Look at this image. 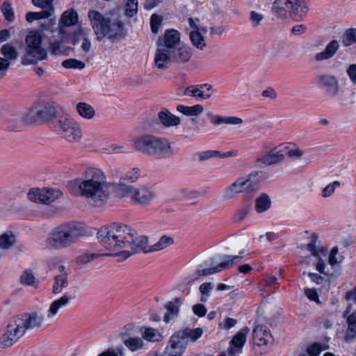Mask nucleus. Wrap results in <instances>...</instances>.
Segmentation results:
<instances>
[{"label":"nucleus","mask_w":356,"mask_h":356,"mask_svg":"<svg viewBox=\"0 0 356 356\" xmlns=\"http://www.w3.org/2000/svg\"><path fill=\"white\" fill-rule=\"evenodd\" d=\"M159 122L164 127L177 126L181 122V118L173 113H159Z\"/></svg>","instance_id":"31"},{"label":"nucleus","mask_w":356,"mask_h":356,"mask_svg":"<svg viewBox=\"0 0 356 356\" xmlns=\"http://www.w3.org/2000/svg\"><path fill=\"white\" fill-rule=\"evenodd\" d=\"M242 259L240 255H227L222 257V261L217 262L214 259L210 261V264L206 263L205 267L203 268H198L195 272V277L197 279L200 276H207L214 274L221 270L229 268L234 264L238 262Z\"/></svg>","instance_id":"14"},{"label":"nucleus","mask_w":356,"mask_h":356,"mask_svg":"<svg viewBox=\"0 0 356 356\" xmlns=\"http://www.w3.org/2000/svg\"><path fill=\"white\" fill-rule=\"evenodd\" d=\"M218 155H220L219 151L207 150L197 152L195 154V157L200 161H204L212 158L218 157Z\"/></svg>","instance_id":"51"},{"label":"nucleus","mask_w":356,"mask_h":356,"mask_svg":"<svg viewBox=\"0 0 356 356\" xmlns=\"http://www.w3.org/2000/svg\"><path fill=\"white\" fill-rule=\"evenodd\" d=\"M272 10L280 17H290L298 20L309 11V0H275Z\"/></svg>","instance_id":"9"},{"label":"nucleus","mask_w":356,"mask_h":356,"mask_svg":"<svg viewBox=\"0 0 356 356\" xmlns=\"http://www.w3.org/2000/svg\"><path fill=\"white\" fill-rule=\"evenodd\" d=\"M187 345V340L181 334L180 330L170 337L169 346L166 348L167 356H181Z\"/></svg>","instance_id":"17"},{"label":"nucleus","mask_w":356,"mask_h":356,"mask_svg":"<svg viewBox=\"0 0 356 356\" xmlns=\"http://www.w3.org/2000/svg\"><path fill=\"white\" fill-rule=\"evenodd\" d=\"M179 306L180 304L178 298L175 299L173 301H170L165 305V308L167 312L163 317V321L166 323L177 318L179 312Z\"/></svg>","instance_id":"32"},{"label":"nucleus","mask_w":356,"mask_h":356,"mask_svg":"<svg viewBox=\"0 0 356 356\" xmlns=\"http://www.w3.org/2000/svg\"><path fill=\"white\" fill-rule=\"evenodd\" d=\"M54 280V282L52 287V293L54 295L60 293L63 289L67 288L68 286L67 273L56 275Z\"/></svg>","instance_id":"33"},{"label":"nucleus","mask_w":356,"mask_h":356,"mask_svg":"<svg viewBox=\"0 0 356 356\" xmlns=\"http://www.w3.org/2000/svg\"><path fill=\"white\" fill-rule=\"evenodd\" d=\"M184 95L201 99H207L211 95V86L209 84L190 86L184 90Z\"/></svg>","instance_id":"25"},{"label":"nucleus","mask_w":356,"mask_h":356,"mask_svg":"<svg viewBox=\"0 0 356 356\" xmlns=\"http://www.w3.org/2000/svg\"><path fill=\"white\" fill-rule=\"evenodd\" d=\"M16 242V236L12 231H6L0 235V249H10Z\"/></svg>","instance_id":"34"},{"label":"nucleus","mask_w":356,"mask_h":356,"mask_svg":"<svg viewBox=\"0 0 356 356\" xmlns=\"http://www.w3.org/2000/svg\"><path fill=\"white\" fill-rule=\"evenodd\" d=\"M318 240V235L313 233L310 236L309 243L307 245V249L308 251L311 252L312 254L317 257L318 252L316 249V243Z\"/></svg>","instance_id":"63"},{"label":"nucleus","mask_w":356,"mask_h":356,"mask_svg":"<svg viewBox=\"0 0 356 356\" xmlns=\"http://www.w3.org/2000/svg\"><path fill=\"white\" fill-rule=\"evenodd\" d=\"M213 288V284L211 282H205L200 286V292L201 293V302H207L210 295V292Z\"/></svg>","instance_id":"52"},{"label":"nucleus","mask_w":356,"mask_h":356,"mask_svg":"<svg viewBox=\"0 0 356 356\" xmlns=\"http://www.w3.org/2000/svg\"><path fill=\"white\" fill-rule=\"evenodd\" d=\"M341 186V183L339 181H334L332 183L327 185L322 190V196L325 198L330 197L334 192L335 189Z\"/></svg>","instance_id":"53"},{"label":"nucleus","mask_w":356,"mask_h":356,"mask_svg":"<svg viewBox=\"0 0 356 356\" xmlns=\"http://www.w3.org/2000/svg\"><path fill=\"white\" fill-rule=\"evenodd\" d=\"M193 51L191 47L182 43L177 47L170 50L166 54V59H154L155 66L160 70L168 68V64L170 62H175L177 64H184L188 62L192 57Z\"/></svg>","instance_id":"12"},{"label":"nucleus","mask_w":356,"mask_h":356,"mask_svg":"<svg viewBox=\"0 0 356 356\" xmlns=\"http://www.w3.org/2000/svg\"><path fill=\"white\" fill-rule=\"evenodd\" d=\"M304 293L310 301H313L317 305L321 304V302L318 298V295L314 289L305 288L304 289Z\"/></svg>","instance_id":"60"},{"label":"nucleus","mask_w":356,"mask_h":356,"mask_svg":"<svg viewBox=\"0 0 356 356\" xmlns=\"http://www.w3.org/2000/svg\"><path fill=\"white\" fill-rule=\"evenodd\" d=\"M346 319V330L343 341L351 343L356 339V309L351 312V305H348L343 314Z\"/></svg>","instance_id":"19"},{"label":"nucleus","mask_w":356,"mask_h":356,"mask_svg":"<svg viewBox=\"0 0 356 356\" xmlns=\"http://www.w3.org/2000/svg\"><path fill=\"white\" fill-rule=\"evenodd\" d=\"M346 74H348L350 81L356 83V64L350 65L346 69Z\"/></svg>","instance_id":"64"},{"label":"nucleus","mask_w":356,"mask_h":356,"mask_svg":"<svg viewBox=\"0 0 356 356\" xmlns=\"http://www.w3.org/2000/svg\"><path fill=\"white\" fill-rule=\"evenodd\" d=\"M266 177V175L261 171L241 176L224 188L222 196L224 200H229L243 193H254L258 190L259 183Z\"/></svg>","instance_id":"6"},{"label":"nucleus","mask_w":356,"mask_h":356,"mask_svg":"<svg viewBox=\"0 0 356 356\" xmlns=\"http://www.w3.org/2000/svg\"><path fill=\"white\" fill-rule=\"evenodd\" d=\"M271 204L270 196L265 193H261L254 200V209L258 213L267 211L271 207Z\"/></svg>","instance_id":"29"},{"label":"nucleus","mask_w":356,"mask_h":356,"mask_svg":"<svg viewBox=\"0 0 356 356\" xmlns=\"http://www.w3.org/2000/svg\"><path fill=\"white\" fill-rule=\"evenodd\" d=\"M124 1L125 15L129 17L134 16L138 12V0H124Z\"/></svg>","instance_id":"50"},{"label":"nucleus","mask_w":356,"mask_h":356,"mask_svg":"<svg viewBox=\"0 0 356 356\" xmlns=\"http://www.w3.org/2000/svg\"><path fill=\"white\" fill-rule=\"evenodd\" d=\"M62 195V191L58 188H46V204L54 202Z\"/></svg>","instance_id":"49"},{"label":"nucleus","mask_w":356,"mask_h":356,"mask_svg":"<svg viewBox=\"0 0 356 356\" xmlns=\"http://www.w3.org/2000/svg\"><path fill=\"white\" fill-rule=\"evenodd\" d=\"M19 118L26 125H33L42 122L40 113H21Z\"/></svg>","instance_id":"43"},{"label":"nucleus","mask_w":356,"mask_h":356,"mask_svg":"<svg viewBox=\"0 0 356 356\" xmlns=\"http://www.w3.org/2000/svg\"><path fill=\"white\" fill-rule=\"evenodd\" d=\"M250 207L248 205H243L240 207L234 214V220L236 222H242L249 214Z\"/></svg>","instance_id":"55"},{"label":"nucleus","mask_w":356,"mask_h":356,"mask_svg":"<svg viewBox=\"0 0 356 356\" xmlns=\"http://www.w3.org/2000/svg\"><path fill=\"white\" fill-rule=\"evenodd\" d=\"M60 128L61 137L70 143H78L82 138V131L79 125L67 117H60L57 120Z\"/></svg>","instance_id":"15"},{"label":"nucleus","mask_w":356,"mask_h":356,"mask_svg":"<svg viewBox=\"0 0 356 356\" xmlns=\"http://www.w3.org/2000/svg\"><path fill=\"white\" fill-rule=\"evenodd\" d=\"M139 332L144 341L159 343L164 338L163 335L159 330L152 327L142 326L139 329Z\"/></svg>","instance_id":"27"},{"label":"nucleus","mask_w":356,"mask_h":356,"mask_svg":"<svg viewBox=\"0 0 356 356\" xmlns=\"http://www.w3.org/2000/svg\"><path fill=\"white\" fill-rule=\"evenodd\" d=\"M123 343L131 353L141 351L145 347V343L142 337H129L124 340Z\"/></svg>","instance_id":"30"},{"label":"nucleus","mask_w":356,"mask_h":356,"mask_svg":"<svg viewBox=\"0 0 356 356\" xmlns=\"http://www.w3.org/2000/svg\"><path fill=\"white\" fill-rule=\"evenodd\" d=\"M1 11L5 19L10 23H12L15 19V11L12 7L11 3L6 0L1 6Z\"/></svg>","instance_id":"41"},{"label":"nucleus","mask_w":356,"mask_h":356,"mask_svg":"<svg viewBox=\"0 0 356 356\" xmlns=\"http://www.w3.org/2000/svg\"><path fill=\"white\" fill-rule=\"evenodd\" d=\"M62 66L66 69L81 70L86 67V64L83 61L75 58H68L62 62Z\"/></svg>","instance_id":"47"},{"label":"nucleus","mask_w":356,"mask_h":356,"mask_svg":"<svg viewBox=\"0 0 356 356\" xmlns=\"http://www.w3.org/2000/svg\"><path fill=\"white\" fill-rule=\"evenodd\" d=\"M210 119L215 124H240L243 120L237 117H225L222 118L216 115H210Z\"/></svg>","instance_id":"40"},{"label":"nucleus","mask_w":356,"mask_h":356,"mask_svg":"<svg viewBox=\"0 0 356 356\" xmlns=\"http://www.w3.org/2000/svg\"><path fill=\"white\" fill-rule=\"evenodd\" d=\"M173 243V237L168 235H163L156 243L150 245V252L163 250L172 245Z\"/></svg>","instance_id":"36"},{"label":"nucleus","mask_w":356,"mask_h":356,"mask_svg":"<svg viewBox=\"0 0 356 356\" xmlns=\"http://www.w3.org/2000/svg\"><path fill=\"white\" fill-rule=\"evenodd\" d=\"M86 234V227L80 222L72 221L60 223L49 230L46 248L51 250L67 248Z\"/></svg>","instance_id":"3"},{"label":"nucleus","mask_w":356,"mask_h":356,"mask_svg":"<svg viewBox=\"0 0 356 356\" xmlns=\"http://www.w3.org/2000/svg\"><path fill=\"white\" fill-rule=\"evenodd\" d=\"M42 19H44V10L40 12L29 11L26 14V20L29 23Z\"/></svg>","instance_id":"58"},{"label":"nucleus","mask_w":356,"mask_h":356,"mask_svg":"<svg viewBox=\"0 0 356 356\" xmlns=\"http://www.w3.org/2000/svg\"><path fill=\"white\" fill-rule=\"evenodd\" d=\"M132 146L135 150L148 156L165 158L174 154L172 143L168 139L151 134L135 136Z\"/></svg>","instance_id":"4"},{"label":"nucleus","mask_w":356,"mask_h":356,"mask_svg":"<svg viewBox=\"0 0 356 356\" xmlns=\"http://www.w3.org/2000/svg\"><path fill=\"white\" fill-rule=\"evenodd\" d=\"M181 122L186 125H190L196 122L200 113H181Z\"/></svg>","instance_id":"56"},{"label":"nucleus","mask_w":356,"mask_h":356,"mask_svg":"<svg viewBox=\"0 0 356 356\" xmlns=\"http://www.w3.org/2000/svg\"><path fill=\"white\" fill-rule=\"evenodd\" d=\"M98 356H124V349L122 346H118L116 350H106L99 354Z\"/></svg>","instance_id":"59"},{"label":"nucleus","mask_w":356,"mask_h":356,"mask_svg":"<svg viewBox=\"0 0 356 356\" xmlns=\"http://www.w3.org/2000/svg\"><path fill=\"white\" fill-rule=\"evenodd\" d=\"M127 225L124 224L112 223L103 226L97 232V239L100 245L110 253L106 256H120V251L124 248L123 241L125 237Z\"/></svg>","instance_id":"5"},{"label":"nucleus","mask_w":356,"mask_h":356,"mask_svg":"<svg viewBox=\"0 0 356 356\" xmlns=\"http://www.w3.org/2000/svg\"><path fill=\"white\" fill-rule=\"evenodd\" d=\"M180 332L186 340L189 338L191 339L193 341L201 337L203 333L202 329L199 327L195 329H190L187 327L180 330Z\"/></svg>","instance_id":"45"},{"label":"nucleus","mask_w":356,"mask_h":356,"mask_svg":"<svg viewBox=\"0 0 356 356\" xmlns=\"http://www.w3.org/2000/svg\"><path fill=\"white\" fill-rule=\"evenodd\" d=\"M1 53L3 56L10 60H15L18 56V52L17 49L9 43H7L1 47Z\"/></svg>","instance_id":"48"},{"label":"nucleus","mask_w":356,"mask_h":356,"mask_svg":"<svg viewBox=\"0 0 356 356\" xmlns=\"http://www.w3.org/2000/svg\"><path fill=\"white\" fill-rule=\"evenodd\" d=\"M342 44L344 47H349L356 43V29H348L341 37Z\"/></svg>","instance_id":"46"},{"label":"nucleus","mask_w":356,"mask_h":356,"mask_svg":"<svg viewBox=\"0 0 356 356\" xmlns=\"http://www.w3.org/2000/svg\"><path fill=\"white\" fill-rule=\"evenodd\" d=\"M163 17L156 14H153L150 19L151 30L154 34L157 33L162 24Z\"/></svg>","instance_id":"57"},{"label":"nucleus","mask_w":356,"mask_h":356,"mask_svg":"<svg viewBox=\"0 0 356 356\" xmlns=\"http://www.w3.org/2000/svg\"><path fill=\"white\" fill-rule=\"evenodd\" d=\"M125 233V237L127 238L124 239L123 241V243H124V248L123 249L125 250L120 251V256H122L124 259L139 252L144 253L150 252V245H149V238L147 236L137 235L135 230L127 226Z\"/></svg>","instance_id":"10"},{"label":"nucleus","mask_w":356,"mask_h":356,"mask_svg":"<svg viewBox=\"0 0 356 356\" xmlns=\"http://www.w3.org/2000/svg\"><path fill=\"white\" fill-rule=\"evenodd\" d=\"M48 269L49 271L52 272L57 270L58 272L60 273V274L65 273V267L63 265L60 264L58 260L55 259L49 260L48 264Z\"/></svg>","instance_id":"62"},{"label":"nucleus","mask_w":356,"mask_h":356,"mask_svg":"<svg viewBox=\"0 0 356 356\" xmlns=\"http://www.w3.org/2000/svg\"><path fill=\"white\" fill-rule=\"evenodd\" d=\"M20 283L24 286L37 288L39 284L38 280L35 277L31 270L26 269L24 270L19 277Z\"/></svg>","instance_id":"35"},{"label":"nucleus","mask_w":356,"mask_h":356,"mask_svg":"<svg viewBox=\"0 0 356 356\" xmlns=\"http://www.w3.org/2000/svg\"><path fill=\"white\" fill-rule=\"evenodd\" d=\"M338 253V248L334 247L330 254H329V258L328 261L330 266H334L338 264H340L343 261V257H340L339 259L337 257V254Z\"/></svg>","instance_id":"61"},{"label":"nucleus","mask_w":356,"mask_h":356,"mask_svg":"<svg viewBox=\"0 0 356 356\" xmlns=\"http://www.w3.org/2000/svg\"><path fill=\"white\" fill-rule=\"evenodd\" d=\"M253 341L258 346H269L273 343V337L269 329L264 325H257L253 331Z\"/></svg>","instance_id":"22"},{"label":"nucleus","mask_w":356,"mask_h":356,"mask_svg":"<svg viewBox=\"0 0 356 356\" xmlns=\"http://www.w3.org/2000/svg\"><path fill=\"white\" fill-rule=\"evenodd\" d=\"M140 175V170L138 168H131L121 177L120 182L135 183L139 179Z\"/></svg>","instance_id":"44"},{"label":"nucleus","mask_w":356,"mask_h":356,"mask_svg":"<svg viewBox=\"0 0 356 356\" xmlns=\"http://www.w3.org/2000/svg\"><path fill=\"white\" fill-rule=\"evenodd\" d=\"M27 46V54L25 59L27 60L26 64H34L38 60H42L44 58V49L42 47L43 37L41 30L30 31L25 39Z\"/></svg>","instance_id":"11"},{"label":"nucleus","mask_w":356,"mask_h":356,"mask_svg":"<svg viewBox=\"0 0 356 356\" xmlns=\"http://www.w3.org/2000/svg\"><path fill=\"white\" fill-rule=\"evenodd\" d=\"M250 329L244 327L234 336L230 341L227 356H238L242 353Z\"/></svg>","instance_id":"18"},{"label":"nucleus","mask_w":356,"mask_h":356,"mask_svg":"<svg viewBox=\"0 0 356 356\" xmlns=\"http://www.w3.org/2000/svg\"><path fill=\"white\" fill-rule=\"evenodd\" d=\"M284 159L282 145L269 151L266 154L256 161L258 167L270 165L282 161Z\"/></svg>","instance_id":"23"},{"label":"nucleus","mask_w":356,"mask_h":356,"mask_svg":"<svg viewBox=\"0 0 356 356\" xmlns=\"http://www.w3.org/2000/svg\"><path fill=\"white\" fill-rule=\"evenodd\" d=\"M116 193L122 197H128L135 205L145 207L150 204L155 197L151 188L147 186H134L119 182L115 186Z\"/></svg>","instance_id":"8"},{"label":"nucleus","mask_w":356,"mask_h":356,"mask_svg":"<svg viewBox=\"0 0 356 356\" xmlns=\"http://www.w3.org/2000/svg\"><path fill=\"white\" fill-rule=\"evenodd\" d=\"M88 16L97 41L107 40L115 43L126 37L124 24L120 17L104 15L95 10H90Z\"/></svg>","instance_id":"2"},{"label":"nucleus","mask_w":356,"mask_h":356,"mask_svg":"<svg viewBox=\"0 0 356 356\" xmlns=\"http://www.w3.org/2000/svg\"><path fill=\"white\" fill-rule=\"evenodd\" d=\"M42 316H38L36 313H26L16 319L15 323L19 329L23 330L24 334L27 330L39 327L42 324Z\"/></svg>","instance_id":"21"},{"label":"nucleus","mask_w":356,"mask_h":356,"mask_svg":"<svg viewBox=\"0 0 356 356\" xmlns=\"http://www.w3.org/2000/svg\"><path fill=\"white\" fill-rule=\"evenodd\" d=\"M316 79L318 85L328 96L336 97L342 95L343 92L336 76L325 73L318 75Z\"/></svg>","instance_id":"16"},{"label":"nucleus","mask_w":356,"mask_h":356,"mask_svg":"<svg viewBox=\"0 0 356 356\" xmlns=\"http://www.w3.org/2000/svg\"><path fill=\"white\" fill-rule=\"evenodd\" d=\"M69 188H77L79 195L91 205L99 207L109 198V184L105 172L100 168L88 167L81 176L68 182Z\"/></svg>","instance_id":"1"},{"label":"nucleus","mask_w":356,"mask_h":356,"mask_svg":"<svg viewBox=\"0 0 356 356\" xmlns=\"http://www.w3.org/2000/svg\"><path fill=\"white\" fill-rule=\"evenodd\" d=\"M70 301V297L67 294H64L60 298L53 301L47 311V314L46 316V325L52 324L56 321L58 310L66 307L69 304Z\"/></svg>","instance_id":"24"},{"label":"nucleus","mask_w":356,"mask_h":356,"mask_svg":"<svg viewBox=\"0 0 356 356\" xmlns=\"http://www.w3.org/2000/svg\"><path fill=\"white\" fill-rule=\"evenodd\" d=\"M189 38L192 44L200 50H202L207 45L204 38L199 31H191Z\"/></svg>","instance_id":"39"},{"label":"nucleus","mask_w":356,"mask_h":356,"mask_svg":"<svg viewBox=\"0 0 356 356\" xmlns=\"http://www.w3.org/2000/svg\"><path fill=\"white\" fill-rule=\"evenodd\" d=\"M339 42L338 40H331L326 44L323 51L315 55V60L320 62L332 58L339 50Z\"/></svg>","instance_id":"26"},{"label":"nucleus","mask_w":356,"mask_h":356,"mask_svg":"<svg viewBox=\"0 0 356 356\" xmlns=\"http://www.w3.org/2000/svg\"><path fill=\"white\" fill-rule=\"evenodd\" d=\"M183 42L180 40V33L175 29L165 31L163 37L157 41V49L155 52L154 59H166V54Z\"/></svg>","instance_id":"13"},{"label":"nucleus","mask_w":356,"mask_h":356,"mask_svg":"<svg viewBox=\"0 0 356 356\" xmlns=\"http://www.w3.org/2000/svg\"><path fill=\"white\" fill-rule=\"evenodd\" d=\"M78 22V14L73 9L63 13L58 24L53 26L49 35L46 33V38L49 42V50L55 55H60V44L63 39L69 35L67 29L75 25Z\"/></svg>","instance_id":"7"},{"label":"nucleus","mask_w":356,"mask_h":356,"mask_svg":"<svg viewBox=\"0 0 356 356\" xmlns=\"http://www.w3.org/2000/svg\"><path fill=\"white\" fill-rule=\"evenodd\" d=\"M55 0H46V33L49 34L53 26L56 25V17L55 16Z\"/></svg>","instance_id":"28"},{"label":"nucleus","mask_w":356,"mask_h":356,"mask_svg":"<svg viewBox=\"0 0 356 356\" xmlns=\"http://www.w3.org/2000/svg\"><path fill=\"white\" fill-rule=\"evenodd\" d=\"M284 156H287L290 159H298L301 158L304 152L296 145H282Z\"/></svg>","instance_id":"38"},{"label":"nucleus","mask_w":356,"mask_h":356,"mask_svg":"<svg viewBox=\"0 0 356 356\" xmlns=\"http://www.w3.org/2000/svg\"><path fill=\"white\" fill-rule=\"evenodd\" d=\"M287 45L283 40H275L271 42L268 47V52L273 56L286 51Z\"/></svg>","instance_id":"42"},{"label":"nucleus","mask_w":356,"mask_h":356,"mask_svg":"<svg viewBox=\"0 0 356 356\" xmlns=\"http://www.w3.org/2000/svg\"><path fill=\"white\" fill-rule=\"evenodd\" d=\"M99 256V254L95 253L81 254L76 258V264L80 266H83Z\"/></svg>","instance_id":"54"},{"label":"nucleus","mask_w":356,"mask_h":356,"mask_svg":"<svg viewBox=\"0 0 356 356\" xmlns=\"http://www.w3.org/2000/svg\"><path fill=\"white\" fill-rule=\"evenodd\" d=\"M24 335L17 323L8 325L3 334L0 336V348H6L12 346Z\"/></svg>","instance_id":"20"},{"label":"nucleus","mask_w":356,"mask_h":356,"mask_svg":"<svg viewBox=\"0 0 356 356\" xmlns=\"http://www.w3.org/2000/svg\"><path fill=\"white\" fill-rule=\"evenodd\" d=\"M28 199L35 204H44V188H31L28 193Z\"/></svg>","instance_id":"37"}]
</instances>
